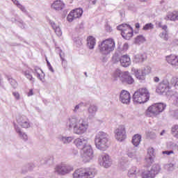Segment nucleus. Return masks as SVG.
I'll return each instance as SVG.
<instances>
[{
  "mask_svg": "<svg viewBox=\"0 0 178 178\" xmlns=\"http://www.w3.org/2000/svg\"><path fill=\"white\" fill-rule=\"evenodd\" d=\"M67 129L72 130L74 134L81 136L88 130V121L81 117L71 116L67 120Z\"/></svg>",
  "mask_w": 178,
  "mask_h": 178,
  "instance_id": "1",
  "label": "nucleus"
},
{
  "mask_svg": "<svg viewBox=\"0 0 178 178\" xmlns=\"http://www.w3.org/2000/svg\"><path fill=\"white\" fill-rule=\"evenodd\" d=\"M95 144L97 149L106 151L107 148H109V135L104 131H99L95 136Z\"/></svg>",
  "mask_w": 178,
  "mask_h": 178,
  "instance_id": "2",
  "label": "nucleus"
},
{
  "mask_svg": "<svg viewBox=\"0 0 178 178\" xmlns=\"http://www.w3.org/2000/svg\"><path fill=\"white\" fill-rule=\"evenodd\" d=\"M149 100V92L147 88H140L136 90L133 95L134 104H145Z\"/></svg>",
  "mask_w": 178,
  "mask_h": 178,
  "instance_id": "3",
  "label": "nucleus"
},
{
  "mask_svg": "<svg viewBox=\"0 0 178 178\" xmlns=\"http://www.w3.org/2000/svg\"><path fill=\"white\" fill-rule=\"evenodd\" d=\"M165 108H166V104L163 103L154 104L146 110V115L149 118H156L158 115H160L165 111Z\"/></svg>",
  "mask_w": 178,
  "mask_h": 178,
  "instance_id": "4",
  "label": "nucleus"
},
{
  "mask_svg": "<svg viewBox=\"0 0 178 178\" xmlns=\"http://www.w3.org/2000/svg\"><path fill=\"white\" fill-rule=\"evenodd\" d=\"M99 52L102 55L106 56L115 51V41L112 39H108L102 42L99 45Z\"/></svg>",
  "mask_w": 178,
  "mask_h": 178,
  "instance_id": "5",
  "label": "nucleus"
},
{
  "mask_svg": "<svg viewBox=\"0 0 178 178\" xmlns=\"http://www.w3.org/2000/svg\"><path fill=\"white\" fill-rule=\"evenodd\" d=\"M97 175L95 168H81L75 170L73 173L74 178H92Z\"/></svg>",
  "mask_w": 178,
  "mask_h": 178,
  "instance_id": "6",
  "label": "nucleus"
},
{
  "mask_svg": "<svg viewBox=\"0 0 178 178\" xmlns=\"http://www.w3.org/2000/svg\"><path fill=\"white\" fill-rule=\"evenodd\" d=\"M112 59L114 63H119L120 62L122 67H129V66L131 65V60L130 59V56L127 54L119 56L118 54H115Z\"/></svg>",
  "mask_w": 178,
  "mask_h": 178,
  "instance_id": "7",
  "label": "nucleus"
},
{
  "mask_svg": "<svg viewBox=\"0 0 178 178\" xmlns=\"http://www.w3.org/2000/svg\"><path fill=\"white\" fill-rule=\"evenodd\" d=\"M117 29L121 31V35L124 38V40H130L131 37H133V34H134L133 28L127 24L119 25L117 26Z\"/></svg>",
  "mask_w": 178,
  "mask_h": 178,
  "instance_id": "8",
  "label": "nucleus"
},
{
  "mask_svg": "<svg viewBox=\"0 0 178 178\" xmlns=\"http://www.w3.org/2000/svg\"><path fill=\"white\" fill-rule=\"evenodd\" d=\"M82 153V159L85 163L90 162L92 158H94V151L92 147L88 145L84 147Z\"/></svg>",
  "mask_w": 178,
  "mask_h": 178,
  "instance_id": "9",
  "label": "nucleus"
},
{
  "mask_svg": "<svg viewBox=\"0 0 178 178\" xmlns=\"http://www.w3.org/2000/svg\"><path fill=\"white\" fill-rule=\"evenodd\" d=\"M115 136L118 141H123L126 140V127L124 125H120L118 129L115 130Z\"/></svg>",
  "mask_w": 178,
  "mask_h": 178,
  "instance_id": "10",
  "label": "nucleus"
},
{
  "mask_svg": "<svg viewBox=\"0 0 178 178\" xmlns=\"http://www.w3.org/2000/svg\"><path fill=\"white\" fill-rule=\"evenodd\" d=\"M135 76L138 80H145V76L151 73V67H146L141 70H134Z\"/></svg>",
  "mask_w": 178,
  "mask_h": 178,
  "instance_id": "11",
  "label": "nucleus"
},
{
  "mask_svg": "<svg viewBox=\"0 0 178 178\" xmlns=\"http://www.w3.org/2000/svg\"><path fill=\"white\" fill-rule=\"evenodd\" d=\"M83 15V9L81 8H76L75 10H73L71 11L69 15L67 17V20H68L70 22H73L74 19H79Z\"/></svg>",
  "mask_w": 178,
  "mask_h": 178,
  "instance_id": "12",
  "label": "nucleus"
},
{
  "mask_svg": "<svg viewBox=\"0 0 178 178\" xmlns=\"http://www.w3.org/2000/svg\"><path fill=\"white\" fill-rule=\"evenodd\" d=\"M73 170V167L67 165H57L55 168V172L58 175H66Z\"/></svg>",
  "mask_w": 178,
  "mask_h": 178,
  "instance_id": "13",
  "label": "nucleus"
},
{
  "mask_svg": "<svg viewBox=\"0 0 178 178\" xmlns=\"http://www.w3.org/2000/svg\"><path fill=\"white\" fill-rule=\"evenodd\" d=\"M100 165L104 168H110L112 165V159L108 154L104 153L99 157Z\"/></svg>",
  "mask_w": 178,
  "mask_h": 178,
  "instance_id": "14",
  "label": "nucleus"
},
{
  "mask_svg": "<svg viewBox=\"0 0 178 178\" xmlns=\"http://www.w3.org/2000/svg\"><path fill=\"white\" fill-rule=\"evenodd\" d=\"M169 90H170V87H169V82L168 81H163L159 84L156 89V92L158 94H166Z\"/></svg>",
  "mask_w": 178,
  "mask_h": 178,
  "instance_id": "15",
  "label": "nucleus"
},
{
  "mask_svg": "<svg viewBox=\"0 0 178 178\" xmlns=\"http://www.w3.org/2000/svg\"><path fill=\"white\" fill-rule=\"evenodd\" d=\"M74 144L79 149H83L88 145V138L83 137L78 138L74 140Z\"/></svg>",
  "mask_w": 178,
  "mask_h": 178,
  "instance_id": "16",
  "label": "nucleus"
},
{
  "mask_svg": "<svg viewBox=\"0 0 178 178\" xmlns=\"http://www.w3.org/2000/svg\"><path fill=\"white\" fill-rule=\"evenodd\" d=\"M131 97L130 96V92L127 90H122L120 94V101L122 104H125V105L130 104V100Z\"/></svg>",
  "mask_w": 178,
  "mask_h": 178,
  "instance_id": "17",
  "label": "nucleus"
},
{
  "mask_svg": "<svg viewBox=\"0 0 178 178\" xmlns=\"http://www.w3.org/2000/svg\"><path fill=\"white\" fill-rule=\"evenodd\" d=\"M120 81L123 84H134V79L130 74V72L126 71L123 72L122 76L120 77Z\"/></svg>",
  "mask_w": 178,
  "mask_h": 178,
  "instance_id": "18",
  "label": "nucleus"
},
{
  "mask_svg": "<svg viewBox=\"0 0 178 178\" xmlns=\"http://www.w3.org/2000/svg\"><path fill=\"white\" fill-rule=\"evenodd\" d=\"M17 122L22 129H29L30 127V121L29 120V118L24 115L19 116L17 118Z\"/></svg>",
  "mask_w": 178,
  "mask_h": 178,
  "instance_id": "19",
  "label": "nucleus"
},
{
  "mask_svg": "<svg viewBox=\"0 0 178 178\" xmlns=\"http://www.w3.org/2000/svg\"><path fill=\"white\" fill-rule=\"evenodd\" d=\"M14 128L17 134H18V136L21 140H23V141H27V140H29V136H27V134L22 131V128H20L19 125L14 124Z\"/></svg>",
  "mask_w": 178,
  "mask_h": 178,
  "instance_id": "20",
  "label": "nucleus"
},
{
  "mask_svg": "<svg viewBox=\"0 0 178 178\" xmlns=\"http://www.w3.org/2000/svg\"><path fill=\"white\" fill-rule=\"evenodd\" d=\"M97 112H98V106L94 104L90 105L88 108V119L90 120L94 119Z\"/></svg>",
  "mask_w": 178,
  "mask_h": 178,
  "instance_id": "21",
  "label": "nucleus"
},
{
  "mask_svg": "<svg viewBox=\"0 0 178 178\" xmlns=\"http://www.w3.org/2000/svg\"><path fill=\"white\" fill-rule=\"evenodd\" d=\"M126 154L128 158H131V159H137V158H138L137 149L134 147H128Z\"/></svg>",
  "mask_w": 178,
  "mask_h": 178,
  "instance_id": "22",
  "label": "nucleus"
},
{
  "mask_svg": "<svg viewBox=\"0 0 178 178\" xmlns=\"http://www.w3.org/2000/svg\"><path fill=\"white\" fill-rule=\"evenodd\" d=\"M166 60L169 65L174 66H178V56L170 55L166 56Z\"/></svg>",
  "mask_w": 178,
  "mask_h": 178,
  "instance_id": "23",
  "label": "nucleus"
},
{
  "mask_svg": "<svg viewBox=\"0 0 178 178\" xmlns=\"http://www.w3.org/2000/svg\"><path fill=\"white\" fill-rule=\"evenodd\" d=\"M51 8L55 10H62L65 8V3L60 0H57L52 3Z\"/></svg>",
  "mask_w": 178,
  "mask_h": 178,
  "instance_id": "24",
  "label": "nucleus"
},
{
  "mask_svg": "<svg viewBox=\"0 0 178 178\" xmlns=\"http://www.w3.org/2000/svg\"><path fill=\"white\" fill-rule=\"evenodd\" d=\"M165 20H171L172 22H175V20H178V11H174L172 13H168L165 17Z\"/></svg>",
  "mask_w": 178,
  "mask_h": 178,
  "instance_id": "25",
  "label": "nucleus"
},
{
  "mask_svg": "<svg viewBox=\"0 0 178 178\" xmlns=\"http://www.w3.org/2000/svg\"><path fill=\"white\" fill-rule=\"evenodd\" d=\"M95 44V38L92 36H89L87 40V47L89 48V49H94Z\"/></svg>",
  "mask_w": 178,
  "mask_h": 178,
  "instance_id": "26",
  "label": "nucleus"
},
{
  "mask_svg": "<svg viewBox=\"0 0 178 178\" xmlns=\"http://www.w3.org/2000/svg\"><path fill=\"white\" fill-rule=\"evenodd\" d=\"M132 144L134 145V147H138L140 145V143H141V135L140 134H136L133 136Z\"/></svg>",
  "mask_w": 178,
  "mask_h": 178,
  "instance_id": "27",
  "label": "nucleus"
},
{
  "mask_svg": "<svg viewBox=\"0 0 178 178\" xmlns=\"http://www.w3.org/2000/svg\"><path fill=\"white\" fill-rule=\"evenodd\" d=\"M140 172L136 167H132L128 172V176L130 178L136 177L137 174Z\"/></svg>",
  "mask_w": 178,
  "mask_h": 178,
  "instance_id": "28",
  "label": "nucleus"
},
{
  "mask_svg": "<svg viewBox=\"0 0 178 178\" xmlns=\"http://www.w3.org/2000/svg\"><path fill=\"white\" fill-rule=\"evenodd\" d=\"M161 165L159 164H154L150 170V171L152 172L154 176H156L161 172Z\"/></svg>",
  "mask_w": 178,
  "mask_h": 178,
  "instance_id": "29",
  "label": "nucleus"
},
{
  "mask_svg": "<svg viewBox=\"0 0 178 178\" xmlns=\"http://www.w3.org/2000/svg\"><path fill=\"white\" fill-rule=\"evenodd\" d=\"M124 72H122V70L117 69L113 74V77L115 80H118V79H120V77H122V74Z\"/></svg>",
  "mask_w": 178,
  "mask_h": 178,
  "instance_id": "30",
  "label": "nucleus"
},
{
  "mask_svg": "<svg viewBox=\"0 0 178 178\" xmlns=\"http://www.w3.org/2000/svg\"><path fill=\"white\" fill-rule=\"evenodd\" d=\"M167 148L170 149V151H178V145L172 142L167 143Z\"/></svg>",
  "mask_w": 178,
  "mask_h": 178,
  "instance_id": "31",
  "label": "nucleus"
},
{
  "mask_svg": "<svg viewBox=\"0 0 178 178\" xmlns=\"http://www.w3.org/2000/svg\"><path fill=\"white\" fill-rule=\"evenodd\" d=\"M11 1L13 2L14 4L16 5V6L19 8V9H20V10H22V12H23L24 13H27V10H26V7L21 5L19 1L17 0H11Z\"/></svg>",
  "mask_w": 178,
  "mask_h": 178,
  "instance_id": "32",
  "label": "nucleus"
},
{
  "mask_svg": "<svg viewBox=\"0 0 178 178\" xmlns=\"http://www.w3.org/2000/svg\"><path fill=\"white\" fill-rule=\"evenodd\" d=\"M74 139V138H73L72 136H63L60 140L62 141V143H63V144H70V143H72V141H73Z\"/></svg>",
  "mask_w": 178,
  "mask_h": 178,
  "instance_id": "33",
  "label": "nucleus"
},
{
  "mask_svg": "<svg viewBox=\"0 0 178 178\" xmlns=\"http://www.w3.org/2000/svg\"><path fill=\"white\" fill-rule=\"evenodd\" d=\"M143 178H155V174L151 171L144 172L142 175Z\"/></svg>",
  "mask_w": 178,
  "mask_h": 178,
  "instance_id": "34",
  "label": "nucleus"
},
{
  "mask_svg": "<svg viewBox=\"0 0 178 178\" xmlns=\"http://www.w3.org/2000/svg\"><path fill=\"white\" fill-rule=\"evenodd\" d=\"M145 163H147V166H151L154 163V157L151 156H146L145 159Z\"/></svg>",
  "mask_w": 178,
  "mask_h": 178,
  "instance_id": "35",
  "label": "nucleus"
},
{
  "mask_svg": "<svg viewBox=\"0 0 178 178\" xmlns=\"http://www.w3.org/2000/svg\"><path fill=\"white\" fill-rule=\"evenodd\" d=\"M171 133L174 137L178 138V125H174L171 129Z\"/></svg>",
  "mask_w": 178,
  "mask_h": 178,
  "instance_id": "36",
  "label": "nucleus"
},
{
  "mask_svg": "<svg viewBox=\"0 0 178 178\" xmlns=\"http://www.w3.org/2000/svg\"><path fill=\"white\" fill-rule=\"evenodd\" d=\"M164 168L168 172H173L175 170V164L173 163L165 164Z\"/></svg>",
  "mask_w": 178,
  "mask_h": 178,
  "instance_id": "37",
  "label": "nucleus"
},
{
  "mask_svg": "<svg viewBox=\"0 0 178 178\" xmlns=\"http://www.w3.org/2000/svg\"><path fill=\"white\" fill-rule=\"evenodd\" d=\"M72 38L76 45H78L79 47H80V45L83 44V42H81V39L79 36H73Z\"/></svg>",
  "mask_w": 178,
  "mask_h": 178,
  "instance_id": "38",
  "label": "nucleus"
},
{
  "mask_svg": "<svg viewBox=\"0 0 178 178\" xmlns=\"http://www.w3.org/2000/svg\"><path fill=\"white\" fill-rule=\"evenodd\" d=\"M24 76L32 83H34V78H33V75L30 73V71L26 70L24 72Z\"/></svg>",
  "mask_w": 178,
  "mask_h": 178,
  "instance_id": "39",
  "label": "nucleus"
},
{
  "mask_svg": "<svg viewBox=\"0 0 178 178\" xmlns=\"http://www.w3.org/2000/svg\"><path fill=\"white\" fill-rule=\"evenodd\" d=\"M53 24L54 25H52V26H53V29H54V30H55L56 34L58 37H60V35H62V31L60 30V28L59 26H56L55 23H54Z\"/></svg>",
  "mask_w": 178,
  "mask_h": 178,
  "instance_id": "40",
  "label": "nucleus"
},
{
  "mask_svg": "<svg viewBox=\"0 0 178 178\" xmlns=\"http://www.w3.org/2000/svg\"><path fill=\"white\" fill-rule=\"evenodd\" d=\"M8 80L10 86L13 87V88H17V81H16V80H15L12 78H8Z\"/></svg>",
  "mask_w": 178,
  "mask_h": 178,
  "instance_id": "41",
  "label": "nucleus"
},
{
  "mask_svg": "<svg viewBox=\"0 0 178 178\" xmlns=\"http://www.w3.org/2000/svg\"><path fill=\"white\" fill-rule=\"evenodd\" d=\"M172 99L173 100L172 104L176 106H178V94L174 93L172 96Z\"/></svg>",
  "mask_w": 178,
  "mask_h": 178,
  "instance_id": "42",
  "label": "nucleus"
},
{
  "mask_svg": "<svg viewBox=\"0 0 178 178\" xmlns=\"http://www.w3.org/2000/svg\"><path fill=\"white\" fill-rule=\"evenodd\" d=\"M45 163H47L48 165H52L54 163V156H49L45 158L44 160Z\"/></svg>",
  "mask_w": 178,
  "mask_h": 178,
  "instance_id": "43",
  "label": "nucleus"
},
{
  "mask_svg": "<svg viewBox=\"0 0 178 178\" xmlns=\"http://www.w3.org/2000/svg\"><path fill=\"white\" fill-rule=\"evenodd\" d=\"M147 156H152V158H154L155 156V150L154 148L150 147L147 149Z\"/></svg>",
  "mask_w": 178,
  "mask_h": 178,
  "instance_id": "44",
  "label": "nucleus"
},
{
  "mask_svg": "<svg viewBox=\"0 0 178 178\" xmlns=\"http://www.w3.org/2000/svg\"><path fill=\"white\" fill-rule=\"evenodd\" d=\"M156 24L157 27H159V29H162L163 30H164V31H166V30H168V26L163 25L161 22H157Z\"/></svg>",
  "mask_w": 178,
  "mask_h": 178,
  "instance_id": "45",
  "label": "nucleus"
},
{
  "mask_svg": "<svg viewBox=\"0 0 178 178\" xmlns=\"http://www.w3.org/2000/svg\"><path fill=\"white\" fill-rule=\"evenodd\" d=\"M26 168H28V169L24 170V168L22 169V173H27V172L29 170H33V169L34 168V165L33 164H28L26 165Z\"/></svg>",
  "mask_w": 178,
  "mask_h": 178,
  "instance_id": "46",
  "label": "nucleus"
},
{
  "mask_svg": "<svg viewBox=\"0 0 178 178\" xmlns=\"http://www.w3.org/2000/svg\"><path fill=\"white\" fill-rule=\"evenodd\" d=\"M83 105H84V103L81 102L79 104L75 106L74 108L73 109V112L74 113H77V112H79V110L80 109V108H81V106H83Z\"/></svg>",
  "mask_w": 178,
  "mask_h": 178,
  "instance_id": "47",
  "label": "nucleus"
},
{
  "mask_svg": "<svg viewBox=\"0 0 178 178\" xmlns=\"http://www.w3.org/2000/svg\"><path fill=\"white\" fill-rule=\"evenodd\" d=\"M154 29V25L152 23L149 24H146L144 26H143V30H151Z\"/></svg>",
  "mask_w": 178,
  "mask_h": 178,
  "instance_id": "48",
  "label": "nucleus"
},
{
  "mask_svg": "<svg viewBox=\"0 0 178 178\" xmlns=\"http://www.w3.org/2000/svg\"><path fill=\"white\" fill-rule=\"evenodd\" d=\"M136 42H144L145 41V38L143 35H139L136 38Z\"/></svg>",
  "mask_w": 178,
  "mask_h": 178,
  "instance_id": "49",
  "label": "nucleus"
},
{
  "mask_svg": "<svg viewBox=\"0 0 178 178\" xmlns=\"http://www.w3.org/2000/svg\"><path fill=\"white\" fill-rule=\"evenodd\" d=\"M147 136L149 138H151V140H155V138H156V134L154 132L149 133Z\"/></svg>",
  "mask_w": 178,
  "mask_h": 178,
  "instance_id": "50",
  "label": "nucleus"
},
{
  "mask_svg": "<svg viewBox=\"0 0 178 178\" xmlns=\"http://www.w3.org/2000/svg\"><path fill=\"white\" fill-rule=\"evenodd\" d=\"M171 83H172V84H175V87H178V79L176 77H172V80H171Z\"/></svg>",
  "mask_w": 178,
  "mask_h": 178,
  "instance_id": "51",
  "label": "nucleus"
},
{
  "mask_svg": "<svg viewBox=\"0 0 178 178\" xmlns=\"http://www.w3.org/2000/svg\"><path fill=\"white\" fill-rule=\"evenodd\" d=\"M162 154L163 155H170L172 154H175V152H173V150H165V151H163Z\"/></svg>",
  "mask_w": 178,
  "mask_h": 178,
  "instance_id": "52",
  "label": "nucleus"
},
{
  "mask_svg": "<svg viewBox=\"0 0 178 178\" xmlns=\"http://www.w3.org/2000/svg\"><path fill=\"white\" fill-rule=\"evenodd\" d=\"M15 22H17V23H19V26L21 29H24V22H23V20H19L17 21V19H15Z\"/></svg>",
  "mask_w": 178,
  "mask_h": 178,
  "instance_id": "53",
  "label": "nucleus"
},
{
  "mask_svg": "<svg viewBox=\"0 0 178 178\" xmlns=\"http://www.w3.org/2000/svg\"><path fill=\"white\" fill-rule=\"evenodd\" d=\"M160 37L161 38H163V40H165V41H168V34H166V33H161L160 34Z\"/></svg>",
  "mask_w": 178,
  "mask_h": 178,
  "instance_id": "54",
  "label": "nucleus"
},
{
  "mask_svg": "<svg viewBox=\"0 0 178 178\" xmlns=\"http://www.w3.org/2000/svg\"><path fill=\"white\" fill-rule=\"evenodd\" d=\"M13 95H14L15 99H20V94L18 92H13Z\"/></svg>",
  "mask_w": 178,
  "mask_h": 178,
  "instance_id": "55",
  "label": "nucleus"
},
{
  "mask_svg": "<svg viewBox=\"0 0 178 178\" xmlns=\"http://www.w3.org/2000/svg\"><path fill=\"white\" fill-rule=\"evenodd\" d=\"M105 29H106V31H107L108 33H111V31H112V27H111L109 24H106Z\"/></svg>",
  "mask_w": 178,
  "mask_h": 178,
  "instance_id": "56",
  "label": "nucleus"
},
{
  "mask_svg": "<svg viewBox=\"0 0 178 178\" xmlns=\"http://www.w3.org/2000/svg\"><path fill=\"white\" fill-rule=\"evenodd\" d=\"M3 79H2V74H0V87H1L2 88H4V86H3Z\"/></svg>",
  "mask_w": 178,
  "mask_h": 178,
  "instance_id": "57",
  "label": "nucleus"
},
{
  "mask_svg": "<svg viewBox=\"0 0 178 178\" xmlns=\"http://www.w3.org/2000/svg\"><path fill=\"white\" fill-rule=\"evenodd\" d=\"M59 55L62 62H65V55L63 54V53H62V51H60Z\"/></svg>",
  "mask_w": 178,
  "mask_h": 178,
  "instance_id": "58",
  "label": "nucleus"
},
{
  "mask_svg": "<svg viewBox=\"0 0 178 178\" xmlns=\"http://www.w3.org/2000/svg\"><path fill=\"white\" fill-rule=\"evenodd\" d=\"M129 49V44L127 43L124 44L122 49L123 51H127Z\"/></svg>",
  "mask_w": 178,
  "mask_h": 178,
  "instance_id": "59",
  "label": "nucleus"
},
{
  "mask_svg": "<svg viewBox=\"0 0 178 178\" xmlns=\"http://www.w3.org/2000/svg\"><path fill=\"white\" fill-rule=\"evenodd\" d=\"M31 95H34V93L33 92V89H31L28 92V97H31Z\"/></svg>",
  "mask_w": 178,
  "mask_h": 178,
  "instance_id": "60",
  "label": "nucleus"
},
{
  "mask_svg": "<svg viewBox=\"0 0 178 178\" xmlns=\"http://www.w3.org/2000/svg\"><path fill=\"white\" fill-rule=\"evenodd\" d=\"M32 70V72H33V73H36V74H37V73H38V72H37V71H38V70H40V68H38V67H35L33 70Z\"/></svg>",
  "mask_w": 178,
  "mask_h": 178,
  "instance_id": "61",
  "label": "nucleus"
},
{
  "mask_svg": "<svg viewBox=\"0 0 178 178\" xmlns=\"http://www.w3.org/2000/svg\"><path fill=\"white\" fill-rule=\"evenodd\" d=\"M49 70H50V72H51L52 73H54L55 72V70H54V68L52 67V65H49Z\"/></svg>",
  "mask_w": 178,
  "mask_h": 178,
  "instance_id": "62",
  "label": "nucleus"
},
{
  "mask_svg": "<svg viewBox=\"0 0 178 178\" xmlns=\"http://www.w3.org/2000/svg\"><path fill=\"white\" fill-rule=\"evenodd\" d=\"M154 81L155 83H159V79L158 78V76H155V77L154 78Z\"/></svg>",
  "mask_w": 178,
  "mask_h": 178,
  "instance_id": "63",
  "label": "nucleus"
},
{
  "mask_svg": "<svg viewBox=\"0 0 178 178\" xmlns=\"http://www.w3.org/2000/svg\"><path fill=\"white\" fill-rule=\"evenodd\" d=\"M174 116H175V118H178V111H175Z\"/></svg>",
  "mask_w": 178,
  "mask_h": 178,
  "instance_id": "64",
  "label": "nucleus"
}]
</instances>
